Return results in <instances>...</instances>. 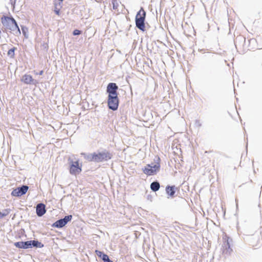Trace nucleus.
Returning <instances> with one entry per match:
<instances>
[{"label":"nucleus","mask_w":262,"mask_h":262,"mask_svg":"<svg viewBox=\"0 0 262 262\" xmlns=\"http://www.w3.org/2000/svg\"><path fill=\"white\" fill-rule=\"evenodd\" d=\"M31 246H33L34 247H42L43 244H42L40 242H39L38 241H31Z\"/></svg>","instance_id":"19"},{"label":"nucleus","mask_w":262,"mask_h":262,"mask_svg":"<svg viewBox=\"0 0 262 262\" xmlns=\"http://www.w3.org/2000/svg\"><path fill=\"white\" fill-rule=\"evenodd\" d=\"M14 245L16 247H18V248H24V249L25 248V246L24 245V242H19L15 243H14Z\"/></svg>","instance_id":"21"},{"label":"nucleus","mask_w":262,"mask_h":262,"mask_svg":"<svg viewBox=\"0 0 262 262\" xmlns=\"http://www.w3.org/2000/svg\"><path fill=\"white\" fill-rule=\"evenodd\" d=\"M160 184L158 182H152L150 185V188L154 191H158L160 188Z\"/></svg>","instance_id":"16"},{"label":"nucleus","mask_w":262,"mask_h":262,"mask_svg":"<svg viewBox=\"0 0 262 262\" xmlns=\"http://www.w3.org/2000/svg\"><path fill=\"white\" fill-rule=\"evenodd\" d=\"M46 212L45 205L43 204H38L36 206V213L38 216H42Z\"/></svg>","instance_id":"11"},{"label":"nucleus","mask_w":262,"mask_h":262,"mask_svg":"<svg viewBox=\"0 0 262 262\" xmlns=\"http://www.w3.org/2000/svg\"><path fill=\"white\" fill-rule=\"evenodd\" d=\"M21 81L26 84H31L32 83L33 79L32 76L25 74L22 78Z\"/></svg>","instance_id":"14"},{"label":"nucleus","mask_w":262,"mask_h":262,"mask_svg":"<svg viewBox=\"0 0 262 262\" xmlns=\"http://www.w3.org/2000/svg\"><path fill=\"white\" fill-rule=\"evenodd\" d=\"M81 31L79 30H75L74 31H73V35H79L81 34Z\"/></svg>","instance_id":"24"},{"label":"nucleus","mask_w":262,"mask_h":262,"mask_svg":"<svg viewBox=\"0 0 262 262\" xmlns=\"http://www.w3.org/2000/svg\"><path fill=\"white\" fill-rule=\"evenodd\" d=\"M10 212V210L9 209H4L3 212H0V219H2L5 216H7Z\"/></svg>","instance_id":"17"},{"label":"nucleus","mask_w":262,"mask_h":262,"mask_svg":"<svg viewBox=\"0 0 262 262\" xmlns=\"http://www.w3.org/2000/svg\"><path fill=\"white\" fill-rule=\"evenodd\" d=\"M119 102L118 95L108 96L107 103L110 109L113 111L117 110L118 108Z\"/></svg>","instance_id":"7"},{"label":"nucleus","mask_w":262,"mask_h":262,"mask_svg":"<svg viewBox=\"0 0 262 262\" xmlns=\"http://www.w3.org/2000/svg\"><path fill=\"white\" fill-rule=\"evenodd\" d=\"M66 225L64 220L62 219L59 220L54 223L53 226L57 228H61Z\"/></svg>","instance_id":"15"},{"label":"nucleus","mask_w":262,"mask_h":262,"mask_svg":"<svg viewBox=\"0 0 262 262\" xmlns=\"http://www.w3.org/2000/svg\"><path fill=\"white\" fill-rule=\"evenodd\" d=\"M1 21L6 29L9 30L10 32H16L20 33L19 27L13 18L4 16L1 18Z\"/></svg>","instance_id":"2"},{"label":"nucleus","mask_w":262,"mask_h":262,"mask_svg":"<svg viewBox=\"0 0 262 262\" xmlns=\"http://www.w3.org/2000/svg\"><path fill=\"white\" fill-rule=\"evenodd\" d=\"M63 0H54V12L57 15H60V10L62 7Z\"/></svg>","instance_id":"10"},{"label":"nucleus","mask_w":262,"mask_h":262,"mask_svg":"<svg viewBox=\"0 0 262 262\" xmlns=\"http://www.w3.org/2000/svg\"><path fill=\"white\" fill-rule=\"evenodd\" d=\"M29 189L28 186L23 185L21 187L14 189L11 192V195L14 196H19L25 194Z\"/></svg>","instance_id":"8"},{"label":"nucleus","mask_w":262,"mask_h":262,"mask_svg":"<svg viewBox=\"0 0 262 262\" xmlns=\"http://www.w3.org/2000/svg\"><path fill=\"white\" fill-rule=\"evenodd\" d=\"M31 241L24 242V245L25 247V249H27V248L31 247Z\"/></svg>","instance_id":"23"},{"label":"nucleus","mask_w":262,"mask_h":262,"mask_svg":"<svg viewBox=\"0 0 262 262\" xmlns=\"http://www.w3.org/2000/svg\"><path fill=\"white\" fill-rule=\"evenodd\" d=\"M72 216L71 215L66 216L62 220H64L65 223H67L71 220Z\"/></svg>","instance_id":"22"},{"label":"nucleus","mask_w":262,"mask_h":262,"mask_svg":"<svg viewBox=\"0 0 262 262\" xmlns=\"http://www.w3.org/2000/svg\"><path fill=\"white\" fill-rule=\"evenodd\" d=\"M43 73V71H41L39 72V73H38L39 75H42Z\"/></svg>","instance_id":"25"},{"label":"nucleus","mask_w":262,"mask_h":262,"mask_svg":"<svg viewBox=\"0 0 262 262\" xmlns=\"http://www.w3.org/2000/svg\"><path fill=\"white\" fill-rule=\"evenodd\" d=\"M16 48L15 47H13V48L10 49L8 51V55L10 58H14L15 56V51L16 50Z\"/></svg>","instance_id":"18"},{"label":"nucleus","mask_w":262,"mask_h":262,"mask_svg":"<svg viewBox=\"0 0 262 262\" xmlns=\"http://www.w3.org/2000/svg\"><path fill=\"white\" fill-rule=\"evenodd\" d=\"M82 165H80L78 161H72L70 164L69 172L74 176L79 174L82 171Z\"/></svg>","instance_id":"4"},{"label":"nucleus","mask_w":262,"mask_h":262,"mask_svg":"<svg viewBox=\"0 0 262 262\" xmlns=\"http://www.w3.org/2000/svg\"><path fill=\"white\" fill-rule=\"evenodd\" d=\"M145 17L146 12L142 7L136 16L135 21L136 27L142 31H144L145 30V26L144 23Z\"/></svg>","instance_id":"3"},{"label":"nucleus","mask_w":262,"mask_h":262,"mask_svg":"<svg viewBox=\"0 0 262 262\" xmlns=\"http://www.w3.org/2000/svg\"><path fill=\"white\" fill-rule=\"evenodd\" d=\"M113 8L114 10H117L119 7V3L117 0H113L112 2Z\"/></svg>","instance_id":"20"},{"label":"nucleus","mask_w":262,"mask_h":262,"mask_svg":"<svg viewBox=\"0 0 262 262\" xmlns=\"http://www.w3.org/2000/svg\"><path fill=\"white\" fill-rule=\"evenodd\" d=\"M160 167V165L159 163L155 164L154 166L147 164L143 169V172L147 176L154 175L159 170Z\"/></svg>","instance_id":"6"},{"label":"nucleus","mask_w":262,"mask_h":262,"mask_svg":"<svg viewBox=\"0 0 262 262\" xmlns=\"http://www.w3.org/2000/svg\"><path fill=\"white\" fill-rule=\"evenodd\" d=\"M95 253L99 257L102 258L104 262H113L110 259L107 255L103 253L101 251L96 250Z\"/></svg>","instance_id":"12"},{"label":"nucleus","mask_w":262,"mask_h":262,"mask_svg":"<svg viewBox=\"0 0 262 262\" xmlns=\"http://www.w3.org/2000/svg\"><path fill=\"white\" fill-rule=\"evenodd\" d=\"M118 87L115 83H110L107 86L106 91L108 93V96L118 95L117 90Z\"/></svg>","instance_id":"9"},{"label":"nucleus","mask_w":262,"mask_h":262,"mask_svg":"<svg viewBox=\"0 0 262 262\" xmlns=\"http://www.w3.org/2000/svg\"><path fill=\"white\" fill-rule=\"evenodd\" d=\"M223 244L221 249L222 253L225 254H230L232 251L230 245V242L231 239L227 235L223 237Z\"/></svg>","instance_id":"5"},{"label":"nucleus","mask_w":262,"mask_h":262,"mask_svg":"<svg viewBox=\"0 0 262 262\" xmlns=\"http://www.w3.org/2000/svg\"><path fill=\"white\" fill-rule=\"evenodd\" d=\"M82 155L84 156L85 159L89 162H102L110 160L112 158V154L106 150L101 152H94L89 155H85L84 154Z\"/></svg>","instance_id":"1"},{"label":"nucleus","mask_w":262,"mask_h":262,"mask_svg":"<svg viewBox=\"0 0 262 262\" xmlns=\"http://www.w3.org/2000/svg\"><path fill=\"white\" fill-rule=\"evenodd\" d=\"M175 189L176 187L174 186H167L166 187V191L167 194H168L171 197H173L175 193Z\"/></svg>","instance_id":"13"}]
</instances>
